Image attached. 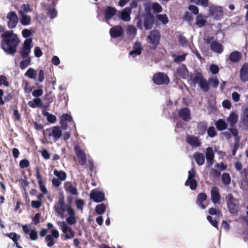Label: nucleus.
<instances>
[{"mask_svg":"<svg viewBox=\"0 0 248 248\" xmlns=\"http://www.w3.org/2000/svg\"><path fill=\"white\" fill-rule=\"evenodd\" d=\"M1 47L6 53L14 56L16 52L20 40L13 31L9 30L3 33L1 35Z\"/></svg>","mask_w":248,"mask_h":248,"instance_id":"nucleus-1","label":"nucleus"},{"mask_svg":"<svg viewBox=\"0 0 248 248\" xmlns=\"http://www.w3.org/2000/svg\"><path fill=\"white\" fill-rule=\"evenodd\" d=\"M190 79L194 85L198 84L201 89L204 92H208L210 89L206 79L203 74L200 72H196L190 76Z\"/></svg>","mask_w":248,"mask_h":248,"instance_id":"nucleus-2","label":"nucleus"},{"mask_svg":"<svg viewBox=\"0 0 248 248\" xmlns=\"http://www.w3.org/2000/svg\"><path fill=\"white\" fill-rule=\"evenodd\" d=\"M47 227L48 229H52L50 231V234H47L45 239L47 246L50 248L56 243L57 239L60 236V233L56 229H54V226L51 223H47Z\"/></svg>","mask_w":248,"mask_h":248,"instance_id":"nucleus-3","label":"nucleus"},{"mask_svg":"<svg viewBox=\"0 0 248 248\" xmlns=\"http://www.w3.org/2000/svg\"><path fill=\"white\" fill-rule=\"evenodd\" d=\"M226 202L228 210L230 213L237 215L240 210L238 200L235 199L232 193H229L226 197Z\"/></svg>","mask_w":248,"mask_h":248,"instance_id":"nucleus-4","label":"nucleus"},{"mask_svg":"<svg viewBox=\"0 0 248 248\" xmlns=\"http://www.w3.org/2000/svg\"><path fill=\"white\" fill-rule=\"evenodd\" d=\"M160 33L158 30H154L150 31L147 37L150 49L155 50L157 48L160 43Z\"/></svg>","mask_w":248,"mask_h":248,"instance_id":"nucleus-5","label":"nucleus"},{"mask_svg":"<svg viewBox=\"0 0 248 248\" xmlns=\"http://www.w3.org/2000/svg\"><path fill=\"white\" fill-rule=\"evenodd\" d=\"M152 80L153 82L157 85H167L170 81L168 75L163 72L155 73L153 76Z\"/></svg>","mask_w":248,"mask_h":248,"instance_id":"nucleus-6","label":"nucleus"},{"mask_svg":"<svg viewBox=\"0 0 248 248\" xmlns=\"http://www.w3.org/2000/svg\"><path fill=\"white\" fill-rule=\"evenodd\" d=\"M46 134L48 137H52L55 141H57L62 136V131L60 126H55L46 130Z\"/></svg>","mask_w":248,"mask_h":248,"instance_id":"nucleus-7","label":"nucleus"},{"mask_svg":"<svg viewBox=\"0 0 248 248\" xmlns=\"http://www.w3.org/2000/svg\"><path fill=\"white\" fill-rule=\"evenodd\" d=\"M68 207L65 203L64 197L63 195L61 196L58 202L55 205L54 208L55 212L59 215L62 216L64 214Z\"/></svg>","mask_w":248,"mask_h":248,"instance_id":"nucleus-8","label":"nucleus"},{"mask_svg":"<svg viewBox=\"0 0 248 248\" xmlns=\"http://www.w3.org/2000/svg\"><path fill=\"white\" fill-rule=\"evenodd\" d=\"M59 223L62 232L65 234L64 237L65 239H70L74 237L75 234V232L65 222H59Z\"/></svg>","mask_w":248,"mask_h":248,"instance_id":"nucleus-9","label":"nucleus"},{"mask_svg":"<svg viewBox=\"0 0 248 248\" xmlns=\"http://www.w3.org/2000/svg\"><path fill=\"white\" fill-rule=\"evenodd\" d=\"M7 19L8 20L7 26L10 29H13L16 27L18 21L16 14L13 11L9 12L7 15Z\"/></svg>","mask_w":248,"mask_h":248,"instance_id":"nucleus-10","label":"nucleus"},{"mask_svg":"<svg viewBox=\"0 0 248 248\" xmlns=\"http://www.w3.org/2000/svg\"><path fill=\"white\" fill-rule=\"evenodd\" d=\"M209 13L215 19L220 20L223 16L222 8L219 6H213L209 8Z\"/></svg>","mask_w":248,"mask_h":248,"instance_id":"nucleus-11","label":"nucleus"},{"mask_svg":"<svg viewBox=\"0 0 248 248\" xmlns=\"http://www.w3.org/2000/svg\"><path fill=\"white\" fill-rule=\"evenodd\" d=\"M74 150L78 159L79 164L84 166L86 163V155L83 150L80 149L79 146L76 145L74 147Z\"/></svg>","mask_w":248,"mask_h":248,"instance_id":"nucleus-12","label":"nucleus"},{"mask_svg":"<svg viewBox=\"0 0 248 248\" xmlns=\"http://www.w3.org/2000/svg\"><path fill=\"white\" fill-rule=\"evenodd\" d=\"M90 197L95 202H100L105 200L104 193L96 189H93L91 191Z\"/></svg>","mask_w":248,"mask_h":248,"instance_id":"nucleus-13","label":"nucleus"},{"mask_svg":"<svg viewBox=\"0 0 248 248\" xmlns=\"http://www.w3.org/2000/svg\"><path fill=\"white\" fill-rule=\"evenodd\" d=\"M144 26L146 30H149L152 28L155 23V17L153 15L149 13L144 16Z\"/></svg>","mask_w":248,"mask_h":248,"instance_id":"nucleus-14","label":"nucleus"},{"mask_svg":"<svg viewBox=\"0 0 248 248\" xmlns=\"http://www.w3.org/2000/svg\"><path fill=\"white\" fill-rule=\"evenodd\" d=\"M109 33L112 38L120 37L124 34V29L120 25L115 26L110 29Z\"/></svg>","mask_w":248,"mask_h":248,"instance_id":"nucleus-15","label":"nucleus"},{"mask_svg":"<svg viewBox=\"0 0 248 248\" xmlns=\"http://www.w3.org/2000/svg\"><path fill=\"white\" fill-rule=\"evenodd\" d=\"M178 116L183 120L187 122L191 119V111L188 108H183L178 111Z\"/></svg>","mask_w":248,"mask_h":248,"instance_id":"nucleus-16","label":"nucleus"},{"mask_svg":"<svg viewBox=\"0 0 248 248\" xmlns=\"http://www.w3.org/2000/svg\"><path fill=\"white\" fill-rule=\"evenodd\" d=\"M131 8L125 7L122 11H118V15L119 18L124 21H129L130 19Z\"/></svg>","mask_w":248,"mask_h":248,"instance_id":"nucleus-17","label":"nucleus"},{"mask_svg":"<svg viewBox=\"0 0 248 248\" xmlns=\"http://www.w3.org/2000/svg\"><path fill=\"white\" fill-rule=\"evenodd\" d=\"M36 177L40 190L43 194H46L47 193V189L46 187L45 184L43 181L42 176L40 173L39 169L37 167L36 168Z\"/></svg>","mask_w":248,"mask_h":248,"instance_id":"nucleus-18","label":"nucleus"},{"mask_svg":"<svg viewBox=\"0 0 248 248\" xmlns=\"http://www.w3.org/2000/svg\"><path fill=\"white\" fill-rule=\"evenodd\" d=\"M117 13V9L113 7L108 6L104 10V16L106 20H109Z\"/></svg>","mask_w":248,"mask_h":248,"instance_id":"nucleus-19","label":"nucleus"},{"mask_svg":"<svg viewBox=\"0 0 248 248\" xmlns=\"http://www.w3.org/2000/svg\"><path fill=\"white\" fill-rule=\"evenodd\" d=\"M220 198L219 188L217 186L213 187L211 190V199L212 202L214 204L219 203Z\"/></svg>","mask_w":248,"mask_h":248,"instance_id":"nucleus-20","label":"nucleus"},{"mask_svg":"<svg viewBox=\"0 0 248 248\" xmlns=\"http://www.w3.org/2000/svg\"><path fill=\"white\" fill-rule=\"evenodd\" d=\"M240 120L242 124L248 128V106L242 107Z\"/></svg>","mask_w":248,"mask_h":248,"instance_id":"nucleus-21","label":"nucleus"},{"mask_svg":"<svg viewBox=\"0 0 248 248\" xmlns=\"http://www.w3.org/2000/svg\"><path fill=\"white\" fill-rule=\"evenodd\" d=\"M210 47L212 51L218 54L222 53L224 50L223 46L216 41L212 42L210 45Z\"/></svg>","mask_w":248,"mask_h":248,"instance_id":"nucleus-22","label":"nucleus"},{"mask_svg":"<svg viewBox=\"0 0 248 248\" xmlns=\"http://www.w3.org/2000/svg\"><path fill=\"white\" fill-rule=\"evenodd\" d=\"M240 77L241 80L246 82L248 81V63H244L240 70Z\"/></svg>","mask_w":248,"mask_h":248,"instance_id":"nucleus-23","label":"nucleus"},{"mask_svg":"<svg viewBox=\"0 0 248 248\" xmlns=\"http://www.w3.org/2000/svg\"><path fill=\"white\" fill-rule=\"evenodd\" d=\"M18 15L20 16V23L23 26H28L31 24V17L28 15L24 14V12H22L21 10H19L18 12Z\"/></svg>","mask_w":248,"mask_h":248,"instance_id":"nucleus-24","label":"nucleus"},{"mask_svg":"<svg viewBox=\"0 0 248 248\" xmlns=\"http://www.w3.org/2000/svg\"><path fill=\"white\" fill-rule=\"evenodd\" d=\"M133 48V49L129 52V55L134 57L140 55L142 47L140 43L138 42L135 43Z\"/></svg>","mask_w":248,"mask_h":248,"instance_id":"nucleus-25","label":"nucleus"},{"mask_svg":"<svg viewBox=\"0 0 248 248\" xmlns=\"http://www.w3.org/2000/svg\"><path fill=\"white\" fill-rule=\"evenodd\" d=\"M64 188L66 191L72 195H77L78 194L77 188L70 182L67 181L64 184Z\"/></svg>","mask_w":248,"mask_h":248,"instance_id":"nucleus-26","label":"nucleus"},{"mask_svg":"<svg viewBox=\"0 0 248 248\" xmlns=\"http://www.w3.org/2000/svg\"><path fill=\"white\" fill-rule=\"evenodd\" d=\"M186 141L193 147H199L201 144V141L199 138L194 136L187 137Z\"/></svg>","mask_w":248,"mask_h":248,"instance_id":"nucleus-27","label":"nucleus"},{"mask_svg":"<svg viewBox=\"0 0 248 248\" xmlns=\"http://www.w3.org/2000/svg\"><path fill=\"white\" fill-rule=\"evenodd\" d=\"M207 16H203L200 14L198 15L196 18V25L199 28H202L205 26L207 23Z\"/></svg>","mask_w":248,"mask_h":248,"instance_id":"nucleus-28","label":"nucleus"},{"mask_svg":"<svg viewBox=\"0 0 248 248\" xmlns=\"http://www.w3.org/2000/svg\"><path fill=\"white\" fill-rule=\"evenodd\" d=\"M207 199V195L205 193H200L198 195L197 199L196 200V203L202 209H204L206 208L205 205L203 203V202L205 201Z\"/></svg>","mask_w":248,"mask_h":248,"instance_id":"nucleus-29","label":"nucleus"},{"mask_svg":"<svg viewBox=\"0 0 248 248\" xmlns=\"http://www.w3.org/2000/svg\"><path fill=\"white\" fill-rule=\"evenodd\" d=\"M207 128V123L205 121H202L198 123L197 128L198 134L200 135H204Z\"/></svg>","mask_w":248,"mask_h":248,"instance_id":"nucleus-30","label":"nucleus"},{"mask_svg":"<svg viewBox=\"0 0 248 248\" xmlns=\"http://www.w3.org/2000/svg\"><path fill=\"white\" fill-rule=\"evenodd\" d=\"M242 57V54L240 52L234 51L230 53L229 60L232 62H238L241 60Z\"/></svg>","mask_w":248,"mask_h":248,"instance_id":"nucleus-31","label":"nucleus"},{"mask_svg":"<svg viewBox=\"0 0 248 248\" xmlns=\"http://www.w3.org/2000/svg\"><path fill=\"white\" fill-rule=\"evenodd\" d=\"M188 70L185 64L179 66L177 69V75L183 78H186L188 76Z\"/></svg>","mask_w":248,"mask_h":248,"instance_id":"nucleus-32","label":"nucleus"},{"mask_svg":"<svg viewBox=\"0 0 248 248\" xmlns=\"http://www.w3.org/2000/svg\"><path fill=\"white\" fill-rule=\"evenodd\" d=\"M193 157L198 165L201 166L204 164L205 158L203 154L199 152H196L194 154Z\"/></svg>","mask_w":248,"mask_h":248,"instance_id":"nucleus-33","label":"nucleus"},{"mask_svg":"<svg viewBox=\"0 0 248 248\" xmlns=\"http://www.w3.org/2000/svg\"><path fill=\"white\" fill-rule=\"evenodd\" d=\"M28 104L30 107L32 108H35L36 107L40 108L43 106L42 100L39 98H35L33 99L31 101L28 102Z\"/></svg>","mask_w":248,"mask_h":248,"instance_id":"nucleus-34","label":"nucleus"},{"mask_svg":"<svg viewBox=\"0 0 248 248\" xmlns=\"http://www.w3.org/2000/svg\"><path fill=\"white\" fill-rule=\"evenodd\" d=\"M206 157L207 161L209 162L210 165H212L213 163L214 158V153L212 148L208 147L206 149Z\"/></svg>","mask_w":248,"mask_h":248,"instance_id":"nucleus-35","label":"nucleus"},{"mask_svg":"<svg viewBox=\"0 0 248 248\" xmlns=\"http://www.w3.org/2000/svg\"><path fill=\"white\" fill-rule=\"evenodd\" d=\"M215 124L217 128L219 131L224 130L227 128V124L223 119H220Z\"/></svg>","mask_w":248,"mask_h":248,"instance_id":"nucleus-36","label":"nucleus"},{"mask_svg":"<svg viewBox=\"0 0 248 248\" xmlns=\"http://www.w3.org/2000/svg\"><path fill=\"white\" fill-rule=\"evenodd\" d=\"M3 93V90L0 89V105H4L5 101H9L13 98L12 95L11 93H8L7 95L4 96L3 100L2 99Z\"/></svg>","mask_w":248,"mask_h":248,"instance_id":"nucleus-37","label":"nucleus"},{"mask_svg":"<svg viewBox=\"0 0 248 248\" xmlns=\"http://www.w3.org/2000/svg\"><path fill=\"white\" fill-rule=\"evenodd\" d=\"M207 81L209 86H211L214 89L217 88L219 84V81L216 77L210 78Z\"/></svg>","mask_w":248,"mask_h":248,"instance_id":"nucleus-38","label":"nucleus"},{"mask_svg":"<svg viewBox=\"0 0 248 248\" xmlns=\"http://www.w3.org/2000/svg\"><path fill=\"white\" fill-rule=\"evenodd\" d=\"M53 173L61 181H64L66 178V173L62 170H55Z\"/></svg>","mask_w":248,"mask_h":248,"instance_id":"nucleus-39","label":"nucleus"},{"mask_svg":"<svg viewBox=\"0 0 248 248\" xmlns=\"http://www.w3.org/2000/svg\"><path fill=\"white\" fill-rule=\"evenodd\" d=\"M238 121V116L236 114L232 112L227 119V121L230 123L231 126L234 125Z\"/></svg>","mask_w":248,"mask_h":248,"instance_id":"nucleus-40","label":"nucleus"},{"mask_svg":"<svg viewBox=\"0 0 248 248\" xmlns=\"http://www.w3.org/2000/svg\"><path fill=\"white\" fill-rule=\"evenodd\" d=\"M185 185L189 186L191 190H195L197 187V182L195 179H190L189 181L187 179L185 182Z\"/></svg>","mask_w":248,"mask_h":248,"instance_id":"nucleus-41","label":"nucleus"},{"mask_svg":"<svg viewBox=\"0 0 248 248\" xmlns=\"http://www.w3.org/2000/svg\"><path fill=\"white\" fill-rule=\"evenodd\" d=\"M25 76L32 79H35L36 78L37 74L36 71L32 68H30L25 73Z\"/></svg>","mask_w":248,"mask_h":248,"instance_id":"nucleus-42","label":"nucleus"},{"mask_svg":"<svg viewBox=\"0 0 248 248\" xmlns=\"http://www.w3.org/2000/svg\"><path fill=\"white\" fill-rule=\"evenodd\" d=\"M106 209L105 204L104 203H101L96 206L95 211L97 214L102 215L105 212Z\"/></svg>","mask_w":248,"mask_h":248,"instance_id":"nucleus-43","label":"nucleus"},{"mask_svg":"<svg viewBox=\"0 0 248 248\" xmlns=\"http://www.w3.org/2000/svg\"><path fill=\"white\" fill-rule=\"evenodd\" d=\"M222 182L225 185H229L231 183V178L228 173H224L222 175Z\"/></svg>","mask_w":248,"mask_h":248,"instance_id":"nucleus-44","label":"nucleus"},{"mask_svg":"<svg viewBox=\"0 0 248 248\" xmlns=\"http://www.w3.org/2000/svg\"><path fill=\"white\" fill-rule=\"evenodd\" d=\"M7 237L11 239L14 243H16L17 241L20 239V236L19 235H17L16 233L12 232L10 233H8L5 234Z\"/></svg>","mask_w":248,"mask_h":248,"instance_id":"nucleus-45","label":"nucleus"},{"mask_svg":"<svg viewBox=\"0 0 248 248\" xmlns=\"http://www.w3.org/2000/svg\"><path fill=\"white\" fill-rule=\"evenodd\" d=\"M191 1L196 5H201L204 8L209 5L208 0H191Z\"/></svg>","mask_w":248,"mask_h":248,"instance_id":"nucleus-46","label":"nucleus"},{"mask_svg":"<svg viewBox=\"0 0 248 248\" xmlns=\"http://www.w3.org/2000/svg\"><path fill=\"white\" fill-rule=\"evenodd\" d=\"M186 54H183L182 55L176 56L175 54H173L171 56L174 58V62L176 63H179L185 61Z\"/></svg>","mask_w":248,"mask_h":248,"instance_id":"nucleus-47","label":"nucleus"},{"mask_svg":"<svg viewBox=\"0 0 248 248\" xmlns=\"http://www.w3.org/2000/svg\"><path fill=\"white\" fill-rule=\"evenodd\" d=\"M31 63L30 58H28L25 60H23L19 63V66L21 69H24L27 68Z\"/></svg>","mask_w":248,"mask_h":248,"instance_id":"nucleus-48","label":"nucleus"},{"mask_svg":"<svg viewBox=\"0 0 248 248\" xmlns=\"http://www.w3.org/2000/svg\"><path fill=\"white\" fill-rule=\"evenodd\" d=\"M47 15L51 19H53L57 16V12L55 8H50L47 10Z\"/></svg>","mask_w":248,"mask_h":248,"instance_id":"nucleus-49","label":"nucleus"},{"mask_svg":"<svg viewBox=\"0 0 248 248\" xmlns=\"http://www.w3.org/2000/svg\"><path fill=\"white\" fill-rule=\"evenodd\" d=\"M60 119H61V121L62 122L66 123L67 121L73 122V118H72V116L67 113L63 114L61 116Z\"/></svg>","mask_w":248,"mask_h":248,"instance_id":"nucleus-50","label":"nucleus"},{"mask_svg":"<svg viewBox=\"0 0 248 248\" xmlns=\"http://www.w3.org/2000/svg\"><path fill=\"white\" fill-rule=\"evenodd\" d=\"M158 20L161 22L163 24H166L169 22V19L166 15H158L156 16Z\"/></svg>","mask_w":248,"mask_h":248,"instance_id":"nucleus-51","label":"nucleus"},{"mask_svg":"<svg viewBox=\"0 0 248 248\" xmlns=\"http://www.w3.org/2000/svg\"><path fill=\"white\" fill-rule=\"evenodd\" d=\"M31 52V50L22 47L20 50V54L22 58H27Z\"/></svg>","mask_w":248,"mask_h":248,"instance_id":"nucleus-52","label":"nucleus"},{"mask_svg":"<svg viewBox=\"0 0 248 248\" xmlns=\"http://www.w3.org/2000/svg\"><path fill=\"white\" fill-rule=\"evenodd\" d=\"M206 131L208 136L211 138L215 137L217 135V133L214 126L209 127Z\"/></svg>","mask_w":248,"mask_h":248,"instance_id":"nucleus-53","label":"nucleus"},{"mask_svg":"<svg viewBox=\"0 0 248 248\" xmlns=\"http://www.w3.org/2000/svg\"><path fill=\"white\" fill-rule=\"evenodd\" d=\"M31 43L32 39L31 38H27L24 41L22 47L31 50L32 47Z\"/></svg>","mask_w":248,"mask_h":248,"instance_id":"nucleus-54","label":"nucleus"},{"mask_svg":"<svg viewBox=\"0 0 248 248\" xmlns=\"http://www.w3.org/2000/svg\"><path fill=\"white\" fill-rule=\"evenodd\" d=\"M183 19L189 23H191L193 20L191 14L188 11H186L185 13L184 16H183Z\"/></svg>","mask_w":248,"mask_h":248,"instance_id":"nucleus-55","label":"nucleus"},{"mask_svg":"<svg viewBox=\"0 0 248 248\" xmlns=\"http://www.w3.org/2000/svg\"><path fill=\"white\" fill-rule=\"evenodd\" d=\"M30 238L32 241H35L38 238V233L36 231L34 230H31L29 233Z\"/></svg>","mask_w":248,"mask_h":248,"instance_id":"nucleus-56","label":"nucleus"},{"mask_svg":"<svg viewBox=\"0 0 248 248\" xmlns=\"http://www.w3.org/2000/svg\"><path fill=\"white\" fill-rule=\"evenodd\" d=\"M43 90L42 89V86L39 88L37 90H35L32 92V95L38 98L41 96L43 94Z\"/></svg>","mask_w":248,"mask_h":248,"instance_id":"nucleus-57","label":"nucleus"},{"mask_svg":"<svg viewBox=\"0 0 248 248\" xmlns=\"http://www.w3.org/2000/svg\"><path fill=\"white\" fill-rule=\"evenodd\" d=\"M152 8L155 12L157 13L161 12L162 10V8L161 6L157 2L153 4Z\"/></svg>","mask_w":248,"mask_h":248,"instance_id":"nucleus-58","label":"nucleus"},{"mask_svg":"<svg viewBox=\"0 0 248 248\" xmlns=\"http://www.w3.org/2000/svg\"><path fill=\"white\" fill-rule=\"evenodd\" d=\"M13 117L15 121H19L20 120L21 116L17 108V107H15V108L14 109Z\"/></svg>","mask_w":248,"mask_h":248,"instance_id":"nucleus-59","label":"nucleus"},{"mask_svg":"<svg viewBox=\"0 0 248 248\" xmlns=\"http://www.w3.org/2000/svg\"><path fill=\"white\" fill-rule=\"evenodd\" d=\"M66 221L69 225H74L77 222V218L75 216H69L66 218Z\"/></svg>","mask_w":248,"mask_h":248,"instance_id":"nucleus-60","label":"nucleus"},{"mask_svg":"<svg viewBox=\"0 0 248 248\" xmlns=\"http://www.w3.org/2000/svg\"><path fill=\"white\" fill-rule=\"evenodd\" d=\"M30 165V162L28 160L24 159L21 160L19 162V166L21 169L27 168Z\"/></svg>","mask_w":248,"mask_h":248,"instance_id":"nucleus-61","label":"nucleus"},{"mask_svg":"<svg viewBox=\"0 0 248 248\" xmlns=\"http://www.w3.org/2000/svg\"><path fill=\"white\" fill-rule=\"evenodd\" d=\"M208 212L211 215H217L219 216L221 214V212L218 209L212 207L209 209Z\"/></svg>","mask_w":248,"mask_h":248,"instance_id":"nucleus-62","label":"nucleus"},{"mask_svg":"<svg viewBox=\"0 0 248 248\" xmlns=\"http://www.w3.org/2000/svg\"><path fill=\"white\" fill-rule=\"evenodd\" d=\"M188 9L194 15H198L199 14V9L198 8L194 5H190L188 6Z\"/></svg>","mask_w":248,"mask_h":248,"instance_id":"nucleus-63","label":"nucleus"},{"mask_svg":"<svg viewBox=\"0 0 248 248\" xmlns=\"http://www.w3.org/2000/svg\"><path fill=\"white\" fill-rule=\"evenodd\" d=\"M127 32L128 34L134 35L137 33V29L133 25H129L127 28Z\"/></svg>","mask_w":248,"mask_h":248,"instance_id":"nucleus-64","label":"nucleus"}]
</instances>
